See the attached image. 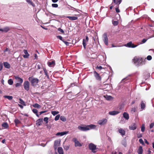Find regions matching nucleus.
<instances>
[{
    "label": "nucleus",
    "instance_id": "14",
    "mask_svg": "<svg viewBox=\"0 0 154 154\" xmlns=\"http://www.w3.org/2000/svg\"><path fill=\"white\" fill-rule=\"evenodd\" d=\"M119 133L122 136H123L125 135V131L122 128H119L118 130Z\"/></svg>",
    "mask_w": 154,
    "mask_h": 154
},
{
    "label": "nucleus",
    "instance_id": "10",
    "mask_svg": "<svg viewBox=\"0 0 154 154\" xmlns=\"http://www.w3.org/2000/svg\"><path fill=\"white\" fill-rule=\"evenodd\" d=\"M94 76L97 80L99 81L101 80V77L98 73H97L96 71H94Z\"/></svg>",
    "mask_w": 154,
    "mask_h": 154
},
{
    "label": "nucleus",
    "instance_id": "36",
    "mask_svg": "<svg viewBox=\"0 0 154 154\" xmlns=\"http://www.w3.org/2000/svg\"><path fill=\"white\" fill-rule=\"evenodd\" d=\"M8 83L9 85H12L13 83V81L12 79H10L8 80Z\"/></svg>",
    "mask_w": 154,
    "mask_h": 154
},
{
    "label": "nucleus",
    "instance_id": "1",
    "mask_svg": "<svg viewBox=\"0 0 154 154\" xmlns=\"http://www.w3.org/2000/svg\"><path fill=\"white\" fill-rule=\"evenodd\" d=\"M133 62L137 66H139L144 64L145 63L142 61V58L135 57L132 60Z\"/></svg>",
    "mask_w": 154,
    "mask_h": 154
},
{
    "label": "nucleus",
    "instance_id": "51",
    "mask_svg": "<svg viewBox=\"0 0 154 154\" xmlns=\"http://www.w3.org/2000/svg\"><path fill=\"white\" fill-rule=\"evenodd\" d=\"M52 6L53 7L57 8L58 6V5L57 4H52Z\"/></svg>",
    "mask_w": 154,
    "mask_h": 154
},
{
    "label": "nucleus",
    "instance_id": "38",
    "mask_svg": "<svg viewBox=\"0 0 154 154\" xmlns=\"http://www.w3.org/2000/svg\"><path fill=\"white\" fill-rule=\"evenodd\" d=\"M105 98L107 100H110L112 99V97L110 96L107 95L105 97Z\"/></svg>",
    "mask_w": 154,
    "mask_h": 154
},
{
    "label": "nucleus",
    "instance_id": "55",
    "mask_svg": "<svg viewBox=\"0 0 154 154\" xmlns=\"http://www.w3.org/2000/svg\"><path fill=\"white\" fill-rule=\"evenodd\" d=\"M154 126V123H152L150 124L149 125V128H153V126Z\"/></svg>",
    "mask_w": 154,
    "mask_h": 154
},
{
    "label": "nucleus",
    "instance_id": "44",
    "mask_svg": "<svg viewBox=\"0 0 154 154\" xmlns=\"http://www.w3.org/2000/svg\"><path fill=\"white\" fill-rule=\"evenodd\" d=\"M139 141V142L142 145H145V144L143 142V141L142 139H141V138L140 139Z\"/></svg>",
    "mask_w": 154,
    "mask_h": 154
},
{
    "label": "nucleus",
    "instance_id": "32",
    "mask_svg": "<svg viewBox=\"0 0 154 154\" xmlns=\"http://www.w3.org/2000/svg\"><path fill=\"white\" fill-rule=\"evenodd\" d=\"M32 106L34 107L37 108H40L41 107V106L38 103H37L33 104Z\"/></svg>",
    "mask_w": 154,
    "mask_h": 154
},
{
    "label": "nucleus",
    "instance_id": "58",
    "mask_svg": "<svg viewBox=\"0 0 154 154\" xmlns=\"http://www.w3.org/2000/svg\"><path fill=\"white\" fill-rule=\"evenodd\" d=\"M68 131H64L62 132V136H63L65 134H67L68 133Z\"/></svg>",
    "mask_w": 154,
    "mask_h": 154
},
{
    "label": "nucleus",
    "instance_id": "16",
    "mask_svg": "<svg viewBox=\"0 0 154 154\" xmlns=\"http://www.w3.org/2000/svg\"><path fill=\"white\" fill-rule=\"evenodd\" d=\"M36 124L37 126H39L42 125V123L43 122V119H40L37 120L36 121Z\"/></svg>",
    "mask_w": 154,
    "mask_h": 154
},
{
    "label": "nucleus",
    "instance_id": "37",
    "mask_svg": "<svg viewBox=\"0 0 154 154\" xmlns=\"http://www.w3.org/2000/svg\"><path fill=\"white\" fill-rule=\"evenodd\" d=\"M60 119L63 122H65L66 121L65 117L63 116H61L60 117Z\"/></svg>",
    "mask_w": 154,
    "mask_h": 154
},
{
    "label": "nucleus",
    "instance_id": "39",
    "mask_svg": "<svg viewBox=\"0 0 154 154\" xmlns=\"http://www.w3.org/2000/svg\"><path fill=\"white\" fill-rule=\"evenodd\" d=\"M59 113L58 111H53L51 112V114L54 116L57 114Z\"/></svg>",
    "mask_w": 154,
    "mask_h": 154
},
{
    "label": "nucleus",
    "instance_id": "53",
    "mask_svg": "<svg viewBox=\"0 0 154 154\" xmlns=\"http://www.w3.org/2000/svg\"><path fill=\"white\" fill-rule=\"evenodd\" d=\"M33 112L35 114H37L38 113V110L37 109H32Z\"/></svg>",
    "mask_w": 154,
    "mask_h": 154
},
{
    "label": "nucleus",
    "instance_id": "6",
    "mask_svg": "<svg viewBox=\"0 0 154 154\" xmlns=\"http://www.w3.org/2000/svg\"><path fill=\"white\" fill-rule=\"evenodd\" d=\"M103 39L104 43L106 45H108V38L107 36V34L105 33L103 35Z\"/></svg>",
    "mask_w": 154,
    "mask_h": 154
},
{
    "label": "nucleus",
    "instance_id": "22",
    "mask_svg": "<svg viewBox=\"0 0 154 154\" xmlns=\"http://www.w3.org/2000/svg\"><path fill=\"white\" fill-rule=\"evenodd\" d=\"M66 18H68L70 20H77L78 17L75 16H67Z\"/></svg>",
    "mask_w": 154,
    "mask_h": 154
},
{
    "label": "nucleus",
    "instance_id": "50",
    "mask_svg": "<svg viewBox=\"0 0 154 154\" xmlns=\"http://www.w3.org/2000/svg\"><path fill=\"white\" fill-rule=\"evenodd\" d=\"M69 148V146L67 145H66L64 146V149L66 150H68Z\"/></svg>",
    "mask_w": 154,
    "mask_h": 154
},
{
    "label": "nucleus",
    "instance_id": "31",
    "mask_svg": "<svg viewBox=\"0 0 154 154\" xmlns=\"http://www.w3.org/2000/svg\"><path fill=\"white\" fill-rule=\"evenodd\" d=\"M88 127L90 129H92L95 128L96 127V126L95 125H87Z\"/></svg>",
    "mask_w": 154,
    "mask_h": 154
},
{
    "label": "nucleus",
    "instance_id": "45",
    "mask_svg": "<svg viewBox=\"0 0 154 154\" xmlns=\"http://www.w3.org/2000/svg\"><path fill=\"white\" fill-rule=\"evenodd\" d=\"M57 38L60 39V40H61L63 42V41H64L62 37L60 35H58L57 36Z\"/></svg>",
    "mask_w": 154,
    "mask_h": 154
},
{
    "label": "nucleus",
    "instance_id": "26",
    "mask_svg": "<svg viewBox=\"0 0 154 154\" xmlns=\"http://www.w3.org/2000/svg\"><path fill=\"white\" fill-rule=\"evenodd\" d=\"M58 152L60 154H63V149L61 147H59L58 149Z\"/></svg>",
    "mask_w": 154,
    "mask_h": 154
},
{
    "label": "nucleus",
    "instance_id": "2",
    "mask_svg": "<svg viewBox=\"0 0 154 154\" xmlns=\"http://www.w3.org/2000/svg\"><path fill=\"white\" fill-rule=\"evenodd\" d=\"M28 79L31 82L32 85L33 86H36L39 82V80L37 78H34L33 77H29Z\"/></svg>",
    "mask_w": 154,
    "mask_h": 154
},
{
    "label": "nucleus",
    "instance_id": "40",
    "mask_svg": "<svg viewBox=\"0 0 154 154\" xmlns=\"http://www.w3.org/2000/svg\"><path fill=\"white\" fill-rule=\"evenodd\" d=\"M14 122L16 125L20 124V121L17 119L14 120Z\"/></svg>",
    "mask_w": 154,
    "mask_h": 154
},
{
    "label": "nucleus",
    "instance_id": "43",
    "mask_svg": "<svg viewBox=\"0 0 154 154\" xmlns=\"http://www.w3.org/2000/svg\"><path fill=\"white\" fill-rule=\"evenodd\" d=\"M118 22L117 21H112V24L114 26H116L118 25Z\"/></svg>",
    "mask_w": 154,
    "mask_h": 154
},
{
    "label": "nucleus",
    "instance_id": "61",
    "mask_svg": "<svg viewBox=\"0 0 154 154\" xmlns=\"http://www.w3.org/2000/svg\"><path fill=\"white\" fill-rule=\"evenodd\" d=\"M56 135L57 136L60 135V136H62V133L61 132H58L56 134Z\"/></svg>",
    "mask_w": 154,
    "mask_h": 154
},
{
    "label": "nucleus",
    "instance_id": "7",
    "mask_svg": "<svg viewBox=\"0 0 154 154\" xmlns=\"http://www.w3.org/2000/svg\"><path fill=\"white\" fill-rule=\"evenodd\" d=\"M23 86L26 90L29 91V83L28 81H25L23 83Z\"/></svg>",
    "mask_w": 154,
    "mask_h": 154
},
{
    "label": "nucleus",
    "instance_id": "34",
    "mask_svg": "<svg viewBox=\"0 0 154 154\" xmlns=\"http://www.w3.org/2000/svg\"><path fill=\"white\" fill-rule=\"evenodd\" d=\"M43 70L44 71V72L45 73V75L48 77V78L49 75L48 74V72L47 70H46V69L45 68H43Z\"/></svg>",
    "mask_w": 154,
    "mask_h": 154
},
{
    "label": "nucleus",
    "instance_id": "3",
    "mask_svg": "<svg viewBox=\"0 0 154 154\" xmlns=\"http://www.w3.org/2000/svg\"><path fill=\"white\" fill-rule=\"evenodd\" d=\"M89 149L91 150V151L93 153H95L97 151L96 150L97 149V146L94 144L91 143H90L88 145Z\"/></svg>",
    "mask_w": 154,
    "mask_h": 154
},
{
    "label": "nucleus",
    "instance_id": "18",
    "mask_svg": "<svg viewBox=\"0 0 154 154\" xmlns=\"http://www.w3.org/2000/svg\"><path fill=\"white\" fill-rule=\"evenodd\" d=\"M48 66L50 67H53L55 65V62L54 61L48 62Z\"/></svg>",
    "mask_w": 154,
    "mask_h": 154
},
{
    "label": "nucleus",
    "instance_id": "63",
    "mask_svg": "<svg viewBox=\"0 0 154 154\" xmlns=\"http://www.w3.org/2000/svg\"><path fill=\"white\" fill-rule=\"evenodd\" d=\"M147 40V39H143L142 41V43H141L140 44L145 43L146 41Z\"/></svg>",
    "mask_w": 154,
    "mask_h": 154
},
{
    "label": "nucleus",
    "instance_id": "12",
    "mask_svg": "<svg viewBox=\"0 0 154 154\" xmlns=\"http://www.w3.org/2000/svg\"><path fill=\"white\" fill-rule=\"evenodd\" d=\"M60 140H56L54 141V147L55 149H56L57 147L60 146Z\"/></svg>",
    "mask_w": 154,
    "mask_h": 154
},
{
    "label": "nucleus",
    "instance_id": "33",
    "mask_svg": "<svg viewBox=\"0 0 154 154\" xmlns=\"http://www.w3.org/2000/svg\"><path fill=\"white\" fill-rule=\"evenodd\" d=\"M4 97L5 98H7L9 100H11L13 99V97L10 96H4Z\"/></svg>",
    "mask_w": 154,
    "mask_h": 154
},
{
    "label": "nucleus",
    "instance_id": "57",
    "mask_svg": "<svg viewBox=\"0 0 154 154\" xmlns=\"http://www.w3.org/2000/svg\"><path fill=\"white\" fill-rule=\"evenodd\" d=\"M142 137V135L140 133H139L137 134V137L138 138H140Z\"/></svg>",
    "mask_w": 154,
    "mask_h": 154
},
{
    "label": "nucleus",
    "instance_id": "24",
    "mask_svg": "<svg viewBox=\"0 0 154 154\" xmlns=\"http://www.w3.org/2000/svg\"><path fill=\"white\" fill-rule=\"evenodd\" d=\"M3 64L5 67L6 68L9 69L10 67V64L7 62H4Z\"/></svg>",
    "mask_w": 154,
    "mask_h": 154
},
{
    "label": "nucleus",
    "instance_id": "41",
    "mask_svg": "<svg viewBox=\"0 0 154 154\" xmlns=\"http://www.w3.org/2000/svg\"><path fill=\"white\" fill-rule=\"evenodd\" d=\"M145 130V125L144 124L142 125L141 127V131L142 132L144 131Z\"/></svg>",
    "mask_w": 154,
    "mask_h": 154
},
{
    "label": "nucleus",
    "instance_id": "20",
    "mask_svg": "<svg viewBox=\"0 0 154 154\" xmlns=\"http://www.w3.org/2000/svg\"><path fill=\"white\" fill-rule=\"evenodd\" d=\"M123 117L126 120H128L129 118L128 113L126 112H124L123 113Z\"/></svg>",
    "mask_w": 154,
    "mask_h": 154
},
{
    "label": "nucleus",
    "instance_id": "9",
    "mask_svg": "<svg viewBox=\"0 0 154 154\" xmlns=\"http://www.w3.org/2000/svg\"><path fill=\"white\" fill-rule=\"evenodd\" d=\"M72 141L74 142L75 143V147L77 146H82V145L77 140V139L76 138H74L72 139Z\"/></svg>",
    "mask_w": 154,
    "mask_h": 154
},
{
    "label": "nucleus",
    "instance_id": "19",
    "mask_svg": "<svg viewBox=\"0 0 154 154\" xmlns=\"http://www.w3.org/2000/svg\"><path fill=\"white\" fill-rule=\"evenodd\" d=\"M14 77L15 79L18 81V82H19L20 83H22L23 82V79L19 77L18 76H14Z\"/></svg>",
    "mask_w": 154,
    "mask_h": 154
},
{
    "label": "nucleus",
    "instance_id": "25",
    "mask_svg": "<svg viewBox=\"0 0 154 154\" xmlns=\"http://www.w3.org/2000/svg\"><path fill=\"white\" fill-rule=\"evenodd\" d=\"M143 150L142 147L141 146H140L139 149L137 151V152L139 154H142L143 153Z\"/></svg>",
    "mask_w": 154,
    "mask_h": 154
},
{
    "label": "nucleus",
    "instance_id": "17",
    "mask_svg": "<svg viewBox=\"0 0 154 154\" xmlns=\"http://www.w3.org/2000/svg\"><path fill=\"white\" fill-rule=\"evenodd\" d=\"M103 87H104L103 88L106 89V91H108L112 89L111 86L109 85H105Z\"/></svg>",
    "mask_w": 154,
    "mask_h": 154
},
{
    "label": "nucleus",
    "instance_id": "29",
    "mask_svg": "<svg viewBox=\"0 0 154 154\" xmlns=\"http://www.w3.org/2000/svg\"><path fill=\"white\" fill-rule=\"evenodd\" d=\"M88 42H86V40L85 39H83V40L82 44L84 48L85 49H86V43Z\"/></svg>",
    "mask_w": 154,
    "mask_h": 154
},
{
    "label": "nucleus",
    "instance_id": "4",
    "mask_svg": "<svg viewBox=\"0 0 154 154\" xmlns=\"http://www.w3.org/2000/svg\"><path fill=\"white\" fill-rule=\"evenodd\" d=\"M78 128L82 131H86L90 130V129L88 127L87 125L86 126H84L83 125L79 126L78 127Z\"/></svg>",
    "mask_w": 154,
    "mask_h": 154
},
{
    "label": "nucleus",
    "instance_id": "62",
    "mask_svg": "<svg viewBox=\"0 0 154 154\" xmlns=\"http://www.w3.org/2000/svg\"><path fill=\"white\" fill-rule=\"evenodd\" d=\"M3 67V65L2 63H1L0 64V71H1Z\"/></svg>",
    "mask_w": 154,
    "mask_h": 154
},
{
    "label": "nucleus",
    "instance_id": "56",
    "mask_svg": "<svg viewBox=\"0 0 154 154\" xmlns=\"http://www.w3.org/2000/svg\"><path fill=\"white\" fill-rule=\"evenodd\" d=\"M125 122V121L124 120V119H122L121 121L120 122V123L121 124H124Z\"/></svg>",
    "mask_w": 154,
    "mask_h": 154
},
{
    "label": "nucleus",
    "instance_id": "8",
    "mask_svg": "<svg viewBox=\"0 0 154 154\" xmlns=\"http://www.w3.org/2000/svg\"><path fill=\"white\" fill-rule=\"evenodd\" d=\"M138 45H134L131 42H130L128 43L127 44L125 45V46L128 48H134L137 47Z\"/></svg>",
    "mask_w": 154,
    "mask_h": 154
},
{
    "label": "nucleus",
    "instance_id": "60",
    "mask_svg": "<svg viewBox=\"0 0 154 154\" xmlns=\"http://www.w3.org/2000/svg\"><path fill=\"white\" fill-rule=\"evenodd\" d=\"M58 30L62 33H64V31L60 28H59L58 29Z\"/></svg>",
    "mask_w": 154,
    "mask_h": 154
},
{
    "label": "nucleus",
    "instance_id": "21",
    "mask_svg": "<svg viewBox=\"0 0 154 154\" xmlns=\"http://www.w3.org/2000/svg\"><path fill=\"white\" fill-rule=\"evenodd\" d=\"M112 3H114L116 5L119 6V5L122 2V0H112Z\"/></svg>",
    "mask_w": 154,
    "mask_h": 154
},
{
    "label": "nucleus",
    "instance_id": "5",
    "mask_svg": "<svg viewBox=\"0 0 154 154\" xmlns=\"http://www.w3.org/2000/svg\"><path fill=\"white\" fill-rule=\"evenodd\" d=\"M107 122L106 119H103L99 120L97 122V124L100 125H103L106 124Z\"/></svg>",
    "mask_w": 154,
    "mask_h": 154
},
{
    "label": "nucleus",
    "instance_id": "52",
    "mask_svg": "<svg viewBox=\"0 0 154 154\" xmlns=\"http://www.w3.org/2000/svg\"><path fill=\"white\" fill-rule=\"evenodd\" d=\"M22 83H20V82L19 83H17L15 85L16 87H18L20 86Z\"/></svg>",
    "mask_w": 154,
    "mask_h": 154
},
{
    "label": "nucleus",
    "instance_id": "42",
    "mask_svg": "<svg viewBox=\"0 0 154 154\" xmlns=\"http://www.w3.org/2000/svg\"><path fill=\"white\" fill-rule=\"evenodd\" d=\"M131 76V75H128V76L126 77V78H124V79H123L122 81V82L123 81H124V80H129V77H130V76Z\"/></svg>",
    "mask_w": 154,
    "mask_h": 154
},
{
    "label": "nucleus",
    "instance_id": "28",
    "mask_svg": "<svg viewBox=\"0 0 154 154\" xmlns=\"http://www.w3.org/2000/svg\"><path fill=\"white\" fill-rule=\"evenodd\" d=\"M141 108L142 110L144 109L145 107V103L143 101H142L141 103Z\"/></svg>",
    "mask_w": 154,
    "mask_h": 154
},
{
    "label": "nucleus",
    "instance_id": "59",
    "mask_svg": "<svg viewBox=\"0 0 154 154\" xmlns=\"http://www.w3.org/2000/svg\"><path fill=\"white\" fill-rule=\"evenodd\" d=\"M116 11L117 13H119L120 12V10L119 9L118 7L116 8Z\"/></svg>",
    "mask_w": 154,
    "mask_h": 154
},
{
    "label": "nucleus",
    "instance_id": "47",
    "mask_svg": "<svg viewBox=\"0 0 154 154\" xmlns=\"http://www.w3.org/2000/svg\"><path fill=\"white\" fill-rule=\"evenodd\" d=\"M96 68L97 69L99 70H100L102 69H103V67L102 66H97V67H96Z\"/></svg>",
    "mask_w": 154,
    "mask_h": 154
},
{
    "label": "nucleus",
    "instance_id": "35",
    "mask_svg": "<svg viewBox=\"0 0 154 154\" xmlns=\"http://www.w3.org/2000/svg\"><path fill=\"white\" fill-rule=\"evenodd\" d=\"M2 126L5 128H7L8 127V125L7 122H4L2 124Z\"/></svg>",
    "mask_w": 154,
    "mask_h": 154
},
{
    "label": "nucleus",
    "instance_id": "46",
    "mask_svg": "<svg viewBox=\"0 0 154 154\" xmlns=\"http://www.w3.org/2000/svg\"><path fill=\"white\" fill-rule=\"evenodd\" d=\"M60 117V115L59 114L57 115V116H56L54 118V120L55 121H57L59 120V118Z\"/></svg>",
    "mask_w": 154,
    "mask_h": 154
},
{
    "label": "nucleus",
    "instance_id": "11",
    "mask_svg": "<svg viewBox=\"0 0 154 154\" xmlns=\"http://www.w3.org/2000/svg\"><path fill=\"white\" fill-rule=\"evenodd\" d=\"M120 113V112L118 111H109V114L112 116H115L116 115Z\"/></svg>",
    "mask_w": 154,
    "mask_h": 154
},
{
    "label": "nucleus",
    "instance_id": "54",
    "mask_svg": "<svg viewBox=\"0 0 154 154\" xmlns=\"http://www.w3.org/2000/svg\"><path fill=\"white\" fill-rule=\"evenodd\" d=\"M63 42H64L66 46H69V44L70 43L67 42L65 40L63 41Z\"/></svg>",
    "mask_w": 154,
    "mask_h": 154
},
{
    "label": "nucleus",
    "instance_id": "49",
    "mask_svg": "<svg viewBox=\"0 0 154 154\" xmlns=\"http://www.w3.org/2000/svg\"><path fill=\"white\" fill-rule=\"evenodd\" d=\"M152 59V57L150 55H148L146 57V59L148 60H151Z\"/></svg>",
    "mask_w": 154,
    "mask_h": 154
},
{
    "label": "nucleus",
    "instance_id": "13",
    "mask_svg": "<svg viewBox=\"0 0 154 154\" xmlns=\"http://www.w3.org/2000/svg\"><path fill=\"white\" fill-rule=\"evenodd\" d=\"M137 127L136 124L135 123H133L129 126V128L130 130H134L136 129Z\"/></svg>",
    "mask_w": 154,
    "mask_h": 154
},
{
    "label": "nucleus",
    "instance_id": "30",
    "mask_svg": "<svg viewBox=\"0 0 154 154\" xmlns=\"http://www.w3.org/2000/svg\"><path fill=\"white\" fill-rule=\"evenodd\" d=\"M20 102L19 103L24 106H26V105L25 104V102L21 99L20 98L19 99Z\"/></svg>",
    "mask_w": 154,
    "mask_h": 154
},
{
    "label": "nucleus",
    "instance_id": "15",
    "mask_svg": "<svg viewBox=\"0 0 154 154\" xmlns=\"http://www.w3.org/2000/svg\"><path fill=\"white\" fill-rule=\"evenodd\" d=\"M23 51L25 54L23 55V57L25 58H28L29 56V54H28L27 51L26 50H24Z\"/></svg>",
    "mask_w": 154,
    "mask_h": 154
},
{
    "label": "nucleus",
    "instance_id": "48",
    "mask_svg": "<svg viewBox=\"0 0 154 154\" xmlns=\"http://www.w3.org/2000/svg\"><path fill=\"white\" fill-rule=\"evenodd\" d=\"M48 117H46L44 118V120L45 122H46V123H47L48 122Z\"/></svg>",
    "mask_w": 154,
    "mask_h": 154
},
{
    "label": "nucleus",
    "instance_id": "23",
    "mask_svg": "<svg viewBox=\"0 0 154 154\" xmlns=\"http://www.w3.org/2000/svg\"><path fill=\"white\" fill-rule=\"evenodd\" d=\"M10 30L9 28L8 27H5L3 29H1V30H0V31L4 32H8Z\"/></svg>",
    "mask_w": 154,
    "mask_h": 154
},
{
    "label": "nucleus",
    "instance_id": "27",
    "mask_svg": "<svg viewBox=\"0 0 154 154\" xmlns=\"http://www.w3.org/2000/svg\"><path fill=\"white\" fill-rule=\"evenodd\" d=\"M26 2L29 4L32 5L33 7L35 6L34 4L32 2L31 0H26Z\"/></svg>",
    "mask_w": 154,
    "mask_h": 154
},
{
    "label": "nucleus",
    "instance_id": "64",
    "mask_svg": "<svg viewBox=\"0 0 154 154\" xmlns=\"http://www.w3.org/2000/svg\"><path fill=\"white\" fill-rule=\"evenodd\" d=\"M47 112V111H42L40 112H39V114L40 115H41L43 113H45L46 112Z\"/></svg>",
    "mask_w": 154,
    "mask_h": 154
}]
</instances>
